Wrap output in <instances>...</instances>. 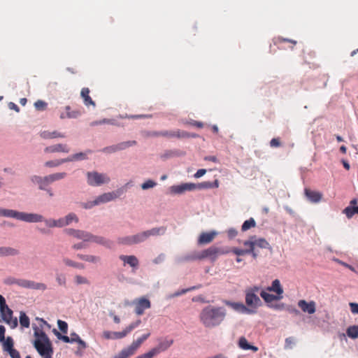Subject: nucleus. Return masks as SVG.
<instances>
[{
  "instance_id": "f257e3e1",
  "label": "nucleus",
  "mask_w": 358,
  "mask_h": 358,
  "mask_svg": "<svg viewBox=\"0 0 358 358\" xmlns=\"http://www.w3.org/2000/svg\"><path fill=\"white\" fill-rule=\"evenodd\" d=\"M226 316L227 310L224 307L209 305L201 310L199 319L204 327L213 329L220 326Z\"/></svg>"
},
{
  "instance_id": "f03ea898",
  "label": "nucleus",
  "mask_w": 358,
  "mask_h": 358,
  "mask_svg": "<svg viewBox=\"0 0 358 358\" xmlns=\"http://www.w3.org/2000/svg\"><path fill=\"white\" fill-rule=\"evenodd\" d=\"M229 252L228 248H219L215 245L201 252H194L189 257H187L188 260H201L208 258L212 262H215L219 255H226Z\"/></svg>"
},
{
  "instance_id": "7ed1b4c3",
  "label": "nucleus",
  "mask_w": 358,
  "mask_h": 358,
  "mask_svg": "<svg viewBox=\"0 0 358 358\" xmlns=\"http://www.w3.org/2000/svg\"><path fill=\"white\" fill-rule=\"evenodd\" d=\"M0 216L13 217L27 222H39L43 220V216L36 213H27L10 209L0 208Z\"/></svg>"
},
{
  "instance_id": "20e7f679",
  "label": "nucleus",
  "mask_w": 358,
  "mask_h": 358,
  "mask_svg": "<svg viewBox=\"0 0 358 358\" xmlns=\"http://www.w3.org/2000/svg\"><path fill=\"white\" fill-rule=\"evenodd\" d=\"M65 232L78 239H81L84 242H94L107 247L110 246V241L106 240L102 236H94L87 231L76 230L73 229H66Z\"/></svg>"
},
{
  "instance_id": "39448f33",
  "label": "nucleus",
  "mask_w": 358,
  "mask_h": 358,
  "mask_svg": "<svg viewBox=\"0 0 358 358\" xmlns=\"http://www.w3.org/2000/svg\"><path fill=\"white\" fill-rule=\"evenodd\" d=\"M260 290L258 286H253L245 289V303L248 308L253 310L261 306L262 303L257 294Z\"/></svg>"
},
{
  "instance_id": "423d86ee",
  "label": "nucleus",
  "mask_w": 358,
  "mask_h": 358,
  "mask_svg": "<svg viewBox=\"0 0 358 358\" xmlns=\"http://www.w3.org/2000/svg\"><path fill=\"white\" fill-rule=\"evenodd\" d=\"M34 345L43 358L52 357L53 349L50 341H42L41 340H35Z\"/></svg>"
},
{
  "instance_id": "0eeeda50",
  "label": "nucleus",
  "mask_w": 358,
  "mask_h": 358,
  "mask_svg": "<svg viewBox=\"0 0 358 358\" xmlns=\"http://www.w3.org/2000/svg\"><path fill=\"white\" fill-rule=\"evenodd\" d=\"M87 183L90 186H100L105 183H108L110 178L105 173H100L96 171L87 173Z\"/></svg>"
},
{
  "instance_id": "6e6552de",
  "label": "nucleus",
  "mask_w": 358,
  "mask_h": 358,
  "mask_svg": "<svg viewBox=\"0 0 358 358\" xmlns=\"http://www.w3.org/2000/svg\"><path fill=\"white\" fill-rule=\"evenodd\" d=\"M150 336V332L148 331L145 334H143L141 337L133 341L130 345L123 348V350L130 356L136 354L138 349L141 345Z\"/></svg>"
},
{
  "instance_id": "1a4fd4ad",
  "label": "nucleus",
  "mask_w": 358,
  "mask_h": 358,
  "mask_svg": "<svg viewBox=\"0 0 358 358\" xmlns=\"http://www.w3.org/2000/svg\"><path fill=\"white\" fill-rule=\"evenodd\" d=\"M145 240L146 234H145V231H142L134 235L120 238L118 239V242L123 245H131L141 243L144 242Z\"/></svg>"
},
{
  "instance_id": "9d476101",
  "label": "nucleus",
  "mask_w": 358,
  "mask_h": 358,
  "mask_svg": "<svg viewBox=\"0 0 358 358\" xmlns=\"http://www.w3.org/2000/svg\"><path fill=\"white\" fill-rule=\"evenodd\" d=\"M132 304L134 306V312L137 315H143L145 310L150 308L151 306L150 300L145 297L134 299Z\"/></svg>"
},
{
  "instance_id": "9b49d317",
  "label": "nucleus",
  "mask_w": 358,
  "mask_h": 358,
  "mask_svg": "<svg viewBox=\"0 0 358 358\" xmlns=\"http://www.w3.org/2000/svg\"><path fill=\"white\" fill-rule=\"evenodd\" d=\"M173 343V339H169L165 338L162 340H160L158 345L152 348L148 351V353L151 355V357L153 358L155 355H158L162 352H164L168 350Z\"/></svg>"
},
{
  "instance_id": "f8f14e48",
  "label": "nucleus",
  "mask_w": 358,
  "mask_h": 358,
  "mask_svg": "<svg viewBox=\"0 0 358 358\" xmlns=\"http://www.w3.org/2000/svg\"><path fill=\"white\" fill-rule=\"evenodd\" d=\"M3 320L8 324L10 328L14 329L17 326V320L16 317H13V311L8 306L5 309L0 310Z\"/></svg>"
},
{
  "instance_id": "ddd939ff",
  "label": "nucleus",
  "mask_w": 358,
  "mask_h": 358,
  "mask_svg": "<svg viewBox=\"0 0 358 358\" xmlns=\"http://www.w3.org/2000/svg\"><path fill=\"white\" fill-rule=\"evenodd\" d=\"M162 137L168 138H189V137H195L196 135L190 134L185 131H181L180 129H177L176 131H168L164 130L162 131L161 134Z\"/></svg>"
},
{
  "instance_id": "4468645a",
  "label": "nucleus",
  "mask_w": 358,
  "mask_h": 358,
  "mask_svg": "<svg viewBox=\"0 0 358 358\" xmlns=\"http://www.w3.org/2000/svg\"><path fill=\"white\" fill-rule=\"evenodd\" d=\"M227 306L232 308L234 310L238 311L242 313H255V311L254 310H251L248 308L246 306H245L243 303L241 302H231L229 301H224V302Z\"/></svg>"
},
{
  "instance_id": "2eb2a0df",
  "label": "nucleus",
  "mask_w": 358,
  "mask_h": 358,
  "mask_svg": "<svg viewBox=\"0 0 358 358\" xmlns=\"http://www.w3.org/2000/svg\"><path fill=\"white\" fill-rule=\"evenodd\" d=\"M45 153L64 152L69 153L70 148L67 144L57 143L46 147L44 149Z\"/></svg>"
},
{
  "instance_id": "dca6fc26",
  "label": "nucleus",
  "mask_w": 358,
  "mask_h": 358,
  "mask_svg": "<svg viewBox=\"0 0 358 358\" xmlns=\"http://www.w3.org/2000/svg\"><path fill=\"white\" fill-rule=\"evenodd\" d=\"M298 306L301 309L303 313L308 314H313L316 311V303L314 301L307 302L304 299L298 301Z\"/></svg>"
},
{
  "instance_id": "f3484780",
  "label": "nucleus",
  "mask_w": 358,
  "mask_h": 358,
  "mask_svg": "<svg viewBox=\"0 0 358 358\" xmlns=\"http://www.w3.org/2000/svg\"><path fill=\"white\" fill-rule=\"evenodd\" d=\"M216 231L202 232L198 238V244L204 245L211 243L217 236Z\"/></svg>"
},
{
  "instance_id": "a211bd4d",
  "label": "nucleus",
  "mask_w": 358,
  "mask_h": 358,
  "mask_svg": "<svg viewBox=\"0 0 358 358\" xmlns=\"http://www.w3.org/2000/svg\"><path fill=\"white\" fill-rule=\"evenodd\" d=\"M117 197V195L115 192H107L101 195H99L94 199V203L99 205L114 200Z\"/></svg>"
},
{
  "instance_id": "6ab92c4d",
  "label": "nucleus",
  "mask_w": 358,
  "mask_h": 358,
  "mask_svg": "<svg viewBox=\"0 0 358 358\" xmlns=\"http://www.w3.org/2000/svg\"><path fill=\"white\" fill-rule=\"evenodd\" d=\"M102 337L106 340H117L126 337L124 330L122 331H104Z\"/></svg>"
},
{
  "instance_id": "aec40b11",
  "label": "nucleus",
  "mask_w": 358,
  "mask_h": 358,
  "mask_svg": "<svg viewBox=\"0 0 358 358\" xmlns=\"http://www.w3.org/2000/svg\"><path fill=\"white\" fill-rule=\"evenodd\" d=\"M39 136L43 139H53V138H63L66 137V135L63 133L57 131H43L39 133Z\"/></svg>"
},
{
  "instance_id": "412c9836",
  "label": "nucleus",
  "mask_w": 358,
  "mask_h": 358,
  "mask_svg": "<svg viewBox=\"0 0 358 358\" xmlns=\"http://www.w3.org/2000/svg\"><path fill=\"white\" fill-rule=\"evenodd\" d=\"M305 195L312 203L320 202L322 197V194L320 192L308 188L305 189Z\"/></svg>"
},
{
  "instance_id": "4be33fe9",
  "label": "nucleus",
  "mask_w": 358,
  "mask_h": 358,
  "mask_svg": "<svg viewBox=\"0 0 358 358\" xmlns=\"http://www.w3.org/2000/svg\"><path fill=\"white\" fill-rule=\"evenodd\" d=\"M266 290L268 292H274L278 296H283L282 294L284 290L278 279L274 280L272 282L271 285L266 288Z\"/></svg>"
},
{
  "instance_id": "5701e85b",
  "label": "nucleus",
  "mask_w": 358,
  "mask_h": 358,
  "mask_svg": "<svg viewBox=\"0 0 358 358\" xmlns=\"http://www.w3.org/2000/svg\"><path fill=\"white\" fill-rule=\"evenodd\" d=\"M80 96L83 99L84 104L86 106H92L95 107V102L92 99L90 96V90L87 87H84L81 90Z\"/></svg>"
},
{
  "instance_id": "b1692460",
  "label": "nucleus",
  "mask_w": 358,
  "mask_h": 358,
  "mask_svg": "<svg viewBox=\"0 0 358 358\" xmlns=\"http://www.w3.org/2000/svg\"><path fill=\"white\" fill-rule=\"evenodd\" d=\"M120 259L123 261L124 264H127L133 268L138 266V259L134 255H120Z\"/></svg>"
},
{
  "instance_id": "393cba45",
  "label": "nucleus",
  "mask_w": 358,
  "mask_h": 358,
  "mask_svg": "<svg viewBox=\"0 0 358 358\" xmlns=\"http://www.w3.org/2000/svg\"><path fill=\"white\" fill-rule=\"evenodd\" d=\"M46 176L41 177L38 176H34L31 177V181L37 184L40 189H46L47 186L50 184L48 180H46Z\"/></svg>"
},
{
  "instance_id": "a878e982",
  "label": "nucleus",
  "mask_w": 358,
  "mask_h": 358,
  "mask_svg": "<svg viewBox=\"0 0 358 358\" xmlns=\"http://www.w3.org/2000/svg\"><path fill=\"white\" fill-rule=\"evenodd\" d=\"M238 345L240 348L244 350H250L253 352H257L258 350V348L248 343L247 339L244 336L239 338Z\"/></svg>"
},
{
  "instance_id": "bb28decb",
  "label": "nucleus",
  "mask_w": 358,
  "mask_h": 358,
  "mask_svg": "<svg viewBox=\"0 0 358 358\" xmlns=\"http://www.w3.org/2000/svg\"><path fill=\"white\" fill-rule=\"evenodd\" d=\"M20 253L19 250L11 247H0V256L8 257L16 256Z\"/></svg>"
},
{
  "instance_id": "cd10ccee",
  "label": "nucleus",
  "mask_w": 358,
  "mask_h": 358,
  "mask_svg": "<svg viewBox=\"0 0 358 358\" xmlns=\"http://www.w3.org/2000/svg\"><path fill=\"white\" fill-rule=\"evenodd\" d=\"M166 227H155L150 230L144 231L145 234H146V240L150 236H157L164 234L166 231Z\"/></svg>"
},
{
  "instance_id": "c85d7f7f",
  "label": "nucleus",
  "mask_w": 358,
  "mask_h": 358,
  "mask_svg": "<svg viewBox=\"0 0 358 358\" xmlns=\"http://www.w3.org/2000/svg\"><path fill=\"white\" fill-rule=\"evenodd\" d=\"M253 247L254 250H255L256 248H268L271 249L270 244L264 238H257L255 236V238H253Z\"/></svg>"
},
{
  "instance_id": "c756f323",
  "label": "nucleus",
  "mask_w": 358,
  "mask_h": 358,
  "mask_svg": "<svg viewBox=\"0 0 358 358\" xmlns=\"http://www.w3.org/2000/svg\"><path fill=\"white\" fill-rule=\"evenodd\" d=\"M253 238H255V236H250L249 240L245 241L243 242V245L247 247L248 248L245 249V250L250 251L249 254H251L254 259H256L258 256V254L256 250H254L253 247Z\"/></svg>"
},
{
  "instance_id": "7c9ffc66",
  "label": "nucleus",
  "mask_w": 358,
  "mask_h": 358,
  "mask_svg": "<svg viewBox=\"0 0 358 358\" xmlns=\"http://www.w3.org/2000/svg\"><path fill=\"white\" fill-rule=\"evenodd\" d=\"M260 296L266 303H271L273 301L280 300L283 297V296H278L277 294L274 295L265 291H262L260 292Z\"/></svg>"
},
{
  "instance_id": "2f4dec72",
  "label": "nucleus",
  "mask_w": 358,
  "mask_h": 358,
  "mask_svg": "<svg viewBox=\"0 0 358 358\" xmlns=\"http://www.w3.org/2000/svg\"><path fill=\"white\" fill-rule=\"evenodd\" d=\"M65 109L66 110V114L62 113L60 115V118H62V119H64V118H77V117H78L82 114L81 111L78 110L70 111L71 108L69 106H66Z\"/></svg>"
},
{
  "instance_id": "473e14b6",
  "label": "nucleus",
  "mask_w": 358,
  "mask_h": 358,
  "mask_svg": "<svg viewBox=\"0 0 358 358\" xmlns=\"http://www.w3.org/2000/svg\"><path fill=\"white\" fill-rule=\"evenodd\" d=\"M77 257L81 260L94 264H96L101 260L99 257L95 255L78 254Z\"/></svg>"
},
{
  "instance_id": "72a5a7b5",
  "label": "nucleus",
  "mask_w": 358,
  "mask_h": 358,
  "mask_svg": "<svg viewBox=\"0 0 358 358\" xmlns=\"http://www.w3.org/2000/svg\"><path fill=\"white\" fill-rule=\"evenodd\" d=\"M290 43L292 44L291 48L292 49L294 46L296 44V41L292 39L285 38L282 37H276L273 39V43L275 45L278 46L279 48H281L280 45L282 43Z\"/></svg>"
},
{
  "instance_id": "f704fd0d",
  "label": "nucleus",
  "mask_w": 358,
  "mask_h": 358,
  "mask_svg": "<svg viewBox=\"0 0 358 358\" xmlns=\"http://www.w3.org/2000/svg\"><path fill=\"white\" fill-rule=\"evenodd\" d=\"M66 176V173L64 172L62 173H56L53 174H50L48 176H46V180H48L49 183H52L55 181L62 180Z\"/></svg>"
},
{
  "instance_id": "c9c22d12",
  "label": "nucleus",
  "mask_w": 358,
  "mask_h": 358,
  "mask_svg": "<svg viewBox=\"0 0 358 358\" xmlns=\"http://www.w3.org/2000/svg\"><path fill=\"white\" fill-rule=\"evenodd\" d=\"M33 329L34 330V336L36 338V340H41L42 341H50L49 338L43 331L39 330L36 326L33 327Z\"/></svg>"
},
{
  "instance_id": "e433bc0d",
  "label": "nucleus",
  "mask_w": 358,
  "mask_h": 358,
  "mask_svg": "<svg viewBox=\"0 0 358 358\" xmlns=\"http://www.w3.org/2000/svg\"><path fill=\"white\" fill-rule=\"evenodd\" d=\"M135 145H136V141H124V142L117 143L115 145V147H116V150L117 152L120 150H125L127 148H129V147Z\"/></svg>"
},
{
  "instance_id": "4c0bfd02",
  "label": "nucleus",
  "mask_w": 358,
  "mask_h": 358,
  "mask_svg": "<svg viewBox=\"0 0 358 358\" xmlns=\"http://www.w3.org/2000/svg\"><path fill=\"white\" fill-rule=\"evenodd\" d=\"M135 145H136V141H124V142L117 143L115 145V147H116V150L117 152L120 150H125L127 148H129V147Z\"/></svg>"
},
{
  "instance_id": "58836bf2",
  "label": "nucleus",
  "mask_w": 358,
  "mask_h": 358,
  "mask_svg": "<svg viewBox=\"0 0 358 358\" xmlns=\"http://www.w3.org/2000/svg\"><path fill=\"white\" fill-rule=\"evenodd\" d=\"M343 213L348 219H350L355 214H358V206H348L343 210Z\"/></svg>"
},
{
  "instance_id": "ea45409f",
  "label": "nucleus",
  "mask_w": 358,
  "mask_h": 358,
  "mask_svg": "<svg viewBox=\"0 0 358 358\" xmlns=\"http://www.w3.org/2000/svg\"><path fill=\"white\" fill-rule=\"evenodd\" d=\"M87 159V153L86 152H78L74 155H72L66 158V162H73L78 160H83Z\"/></svg>"
},
{
  "instance_id": "a19ab883",
  "label": "nucleus",
  "mask_w": 358,
  "mask_h": 358,
  "mask_svg": "<svg viewBox=\"0 0 358 358\" xmlns=\"http://www.w3.org/2000/svg\"><path fill=\"white\" fill-rule=\"evenodd\" d=\"M20 324L22 327L28 328L30 325V320L29 317L24 312L21 311L20 314Z\"/></svg>"
},
{
  "instance_id": "79ce46f5",
  "label": "nucleus",
  "mask_w": 358,
  "mask_h": 358,
  "mask_svg": "<svg viewBox=\"0 0 358 358\" xmlns=\"http://www.w3.org/2000/svg\"><path fill=\"white\" fill-rule=\"evenodd\" d=\"M347 335L352 338L355 339L358 337V325L350 326L346 331Z\"/></svg>"
},
{
  "instance_id": "37998d69",
  "label": "nucleus",
  "mask_w": 358,
  "mask_h": 358,
  "mask_svg": "<svg viewBox=\"0 0 358 358\" xmlns=\"http://www.w3.org/2000/svg\"><path fill=\"white\" fill-rule=\"evenodd\" d=\"M255 226H256L255 220L252 217H250L249 220H247L243 222V224L241 227V230L243 231H245L250 229V228L255 227Z\"/></svg>"
},
{
  "instance_id": "c03bdc74",
  "label": "nucleus",
  "mask_w": 358,
  "mask_h": 358,
  "mask_svg": "<svg viewBox=\"0 0 358 358\" xmlns=\"http://www.w3.org/2000/svg\"><path fill=\"white\" fill-rule=\"evenodd\" d=\"M141 323V320H137L136 321L131 322L128 326H127L123 330L125 333L126 336L130 334L134 329L138 327Z\"/></svg>"
},
{
  "instance_id": "a18cd8bd",
  "label": "nucleus",
  "mask_w": 358,
  "mask_h": 358,
  "mask_svg": "<svg viewBox=\"0 0 358 358\" xmlns=\"http://www.w3.org/2000/svg\"><path fill=\"white\" fill-rule=\"evenodd\" d=\"M78 348L77 350L75 352V354L78 356H83L84 353V350L87 348V343L82 339H80L78 343Z\"/></svg>"
},
{
  "instance_id": "49530a36",
  "label": "nucleus",
  "mask_w": 358,
  "mask_h": 358,
  "mask_svg": "<svg viewBox=\"0 0 358 358\" xmlns=\"http://www.w3.org/2000/svg\"><path fill=\"white\" fill-rule=\"evenodd\" d=\"M3 349L4 350L8 352H11V350H15V349L13 348V341L11 337H8L6 340L3 341Z\"/></svg>"
},
{
  "instance_id": "de8ad7c7",
  "label": "nucleus",
  "mask_w": 358,
  "mask_h": 358,
  "mask_svg": "<svg viewBox=\"0 0 358 358\" xmlns=\"http://www.w3.org/2000/svg\"><path fill=\"white\" fill-rule=\"evenodd\" d=\"M55 280L58 285L66 287V278L65 274L62 273H56Z\"/></svg>"
},
{
  "instance_id": "09e8293b",
  "label": "nucleus",
  "mask_w": 358,
  "mask_h": 358,
  "mask_svg": "<svg viewBox=\"0 0 358 358\" xmlns=\"http://www.w3.org/2000/svg\"><path fill=\"white\" fill-rule=\"evenodd\" d=\"M63 262L64 263L65 265L69 266H72L74 268L83 269L85 267L83 264L73 262L68 258H64L63 259Z\"/></svg>"
},
{
  "instance_id": "8fccbe9b",
  "label": "nucleus",
  "mask_w": 358,
  "mask_h": 358,
  "mask_svg": "<svg viewBox=\"0 0 358 358\" xmlns=\"http://www.w3.org/2000/svg\"><path fill=\"white\" fill-rule=\"evenodd\" d=\"M67 162L66 158L62 159L50 160L45 163V166L47 167H56L63 163Z\"/></svg>"
},
{
  "instance_id": "3c124183",
  "label": "nucleus",
  "mask_w": 358,
  "mask_h": 358,
  "mask_svg": "<svg viewBox=\"0 0 358 358\" xmlns=\"http://www.w3.org/2000/svg\"><path fill=\"white\" fill-rule=\"evenodd\" d=\"M30 289L45 291L47 289V285L43 282H36L31 280Z\"/></svg>"
},
{
  "instance_id": "603ef678",
  "label": "nucleus",
  "mask_w": 358,
  "mask_h": 358,
  "mask_svg": "<svg viewBox=\"0 0 358 358\" xmlns=\"http://www.w3.org/2000/svg\"><path fill=\"white\" fill-rule=\"evenodd\" d=\"M48 103L43 100H38L34 103L35 108L38 111H43L46 110Z\"/></svg>"
},
{
  "instance_id": "864d4df0",
  "label": "nucleus",
  "mask_w": 358,
  "mask_h": 358,
  "mask_svg": "<svg viewBox=\"0 0 358 358\" xmlns=\"http://www.w3.org/2000/svg\"><path fill=\"white\" fill-rule=\"evenodd\" d=\"M64 220H65V222H66V226L69 225L72 222H78V217L73 213H71L68 214L66 216H65Z\"/></svg>"
},
{
  "instance_id": "5fc2aeb1",
  "label": "nucleus",
  "mask_w": 358,
  "mask_h": 358,
  "mask_svg": "<svg viewBox=\"0 0 358 358\" xmlns=\"http://www.w3.org/2000/svg\"><path fill=\"white\" fill-rule=\"evenodd\" d=\"M54 334L57 336V338L59 340H62L64 343H71V338L61 334L57 329H53Z\"/></svg>"
},
{
  "instance_id": "6e6d98bb",
  "label": "nucleus",
  "mask_w": 358,
  "mask_h": 358,
  "mask_svg": "<svg viewBox=\"0 0 358 358\" xmlns=\"http://www.w3.org/2000/svg\"><path fill=\"white\" fill-rule=\"evenodd\" d=\"M75 282L77 285H88L90 284L89 280L85 278L80 275H77L74 277Z\"/></svg>"
},
{
  "instance_id": "4d7b16f0",
  "label": "nucleus",
  "mask_w": 358,
  "mask_h": 358,
  "mask_svg": "<svg viewBox=\"0 0 358 358\" xmlns=\"http://www.w3.org/2000/svg\"><path fill=\"white\" fill-rule=\"evenodd\" d=\"M229 252H231L234 254L241 256V255H245L247 254H249L250 251L245 250V249H240L238 248H233L232 249H229Z\"/></svg>"
},
{
  "instance_id": "13d9d810",
  "label": "nucleus",
  "mask_w": 358,
  "mask_h": 358,
  "mask_svg": "<svg viewBox=\"0 0 358 358\" xmlns=\"http://www.w3.org/2000/svg\"><path fill=\"white\" fill-rule=\"evenodd\" d=\"M57 324L59 330L64 333L67 334L68 331V324L65 321H62L59 320L57 321Z\"/></svg>"
},
{
  "instance_id": "bf43d9fd",
  "label": "nucleus",
  "mask_w": 358,
  "mask_h": 358,
  "mask_svg": "<svg viewBox=\"0 0 358 358\" xmlns=\"http://www.w3.org/2000/svg\"><path fill=\"white\" fill-rule=\"evenodd\" d=\"M31 280L27 279H19L18 285L20 287L30 289Z\"/></svg>"
},
{
  "instance_id": "052dcab7",
  "label": "nucleus",
  "mask_w": 358,
  "mask_h": 358,
  "mask_svg": "<svg viewBox=\"0 0 358 358\" xmlns=\"http://www.w3.org/2000/svg\"><path fill=\"white\" fill-rule=\"evenodd\" d=\"M171 191L172 193L176 194H182L183 192H185L181 185L171 186Z\"/></svg>"
},
{
  "instance_id": "680f3d73",
  "label": "nucleus",
  "mask_w": 358,
  "mask_h": 358,
  "mask_svg": "<svg viewBox=\"0 0 358 358\" xmlns=\"http://www.w3.org/2000/svg\"><path fill=\"white\" fill-rule=\"evenodd\" d=\"M156 185H157V183L155 182H154L151 180H148L141 185V188L143 189H148L149 188L154 187Z\"/></svg>"
},
{
  "instance_id": "e2e57ef3",
  "label": "nucleus",
  "mask_w": 358,
  "mask_h": 358,
  "mask_svg": "<svg viewBox=\"0 0 358 358\" xmlns=\"http://www.w3.org/2000/svg\"><path fill=\"white\" fill-rule=\"evenodd\" d=\"M212 188L211 182H202L199 184H196V189H210Z\"/></svg>"
},
{
  "instance_id": "0e129e2a",
  "label": "nucleus",
  "mask_w": 358,
  "mask_h": 358,
  "mask_svg": "<svg viewBox=\"0 0 358 358\" xmlns=\"http://www.w3.org/2000/svg\"><path fill=\"white\" fill-rule=\"evenodd\" d=\"M181 186L183 188V190L185 192L186 191H192L196 189V184L194 183H182L181 184Z\"/></svg>"
},
{
  "instance_id": "69168bd1",
  "label": "nucleus",
  "mask_w": 358,
  "mask_h": 358,
  "mask_svg": "<svg viewBox=\"0 0 358 358\" xmlns=\"http://www.w3.org/2000/svg\"><path fill=\"white\" fill-rule=\"evenodd\" d=\"M270 146L271 148H278L281 146V142L279 138H273L270 141Z\"/></svg>"
},
{
  "instance_id": "338daca9",
  "label": "nucleus",
  "mask_w": 358,
  "mask_h": 358,
  "mask_svg": "<svg viewBox=\"0 0 358 358\" xmlns=\"http://www.w3.org/2000/svg\"><path fill=\"white\" fill-rule=\"evenodd\" d=\"M19 279L20 278H15L10 277V278H6L5 280V283L6 285H18Z\"/></svg>"
},
{
  "instance_id": "774afa93",
  "label": "nucleus",
  "mask_w": 358,
  "mask_h": 358,
  "mask_svg": "<svg viewBox=\"0 0 358 358\" xmlns=\"http://www.w3.org/2000/svg\"><path fill=\"white\" fill-rule=\"evenodd\" d=\"M42 222H44L45 225L48 227H50V228H53V227H55V220L54 219H45L43 217V220Z\"/></svg>"
}]
</instances>
